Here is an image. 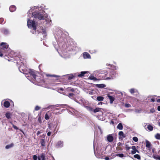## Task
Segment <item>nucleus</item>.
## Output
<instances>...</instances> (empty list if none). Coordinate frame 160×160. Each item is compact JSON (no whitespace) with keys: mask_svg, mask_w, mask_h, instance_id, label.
Segmentation results:
<instances>
[{"mask_svg":"<svg viewBox=\"0 0 160 160\" xmlns=\"http://www.w3.org/2000/svg\"><path fill=\"white\" fill-rule=\"evenodd\" d=\"M44 8L41 5L32 7L28 12V17L31 18L32 17L40 20H44L47 16L46 14H44ZM27 26L28 28L33 29L31 31L32 33H36V24L34 21L28 18H27Z\"/></svg>","mask_w":160,"mask_h":160,"instance_id":"nucleus-1","label":"nucleus"},{"mask_svg":"<svg viewBox=\"0 0 160 160\" xmlns=\"http://www.w3.org/2000/svg\"><path fill=\"white\" fill-rule=\"evenodd\" d=\"M55 37V41L53 42V45L58 52L62 53L63 55H66L68 51L72 50L73 46L72 45L68 46L66 45V41L67 40L68 36L61 30H58Z\"/></svg>","mask_w":160,"mask_h":160,"instance_id":"nucleus-2","label":"nucleus"},{"mask_svg":"<svg viewBox=\"0 0 160 160\" xmlns=\"http://www.w3.org/2000/svg\"><path fill=\"white\" fill-rule=\"evenodd\" d=\"M18 69L20 72L25 74L26 77L31 81L36 80L38 82H41V80L39 78L36 79V76L34 71L30 69L28 70L26 69L24 65L22 66V64L20 65Z\"/></svg>","mask_w":160,"mask_h":160,"instance_id":"nucleus-3","label":"nucleus"},{"mask_svg":"<svg viewBox=\"0 0 160 160\" xmlns=\"http://www.w3.org/2000/svg\"><path fill=\"white\" fill-rule=\"evenodd\" d=\"M1 49L6 54L5 55V57H9L11 58H13L15 54L14 51L12 50L9 47L8 45L5 42H2L0 44Z\"/></svg>","mask_w":160,"mask_h":160,"instance_id":"nucleus-4","label":"nucleus"},{"mask_svg":"<svg viewBox=\"0 0 160 160\" xmlns=\"http://www.w3.org/2000/svg\"><path fill=\"white\" fill-rule=\"evenodd\" d=\"M110 76L107 77L106 78H104L105 80L111 79L115 78L117 75V74L114 71L111 70L110 72Z\"/></svg>","mask_w":160,"mask_h":160,"instance_id":"nucleus-5","label":"nucleus"},{"mask_svg":"<svg viewBox=\"0 0 160 160\" xmlns=\"http://www.w3.org/2000/svg\"><path fill=\"white\" fill-rule=\"evenodd\" d=\"M74 100L81 105L83 104L84 103V99L81 97H77L74 99Z\"/></svg>","mask_w":160,"mask_h":160,"instance_id":"nucleus-6","label":"nucleus"},{"mask_svg":"<svg viewBox=\"0 0 160 160\" xmlns=\"http://www.w3.org/2000/svg\"><path fill=\"white\" fill-rule=\"evenodd\" d=\"M63 146V142L62 141H58L55 144V147L57 148H61Z\"/></svg>","mask_w":160,"mask_h":160,"instance_id":"nucleus-7","label":"nucleus"},{"mask_svg":"<svg viewBox=\"0 0 160 160\" xmlns=\"http://www.w3.org/2000/svg\"><path fill=\"white\" fill-rule=\"evenodd\" d=\"M110 76V73H108L107 72H104V73H102L101 75L99 76V77H102L103 79H105L104 78H106L107 77Z\"/></svg>","mask_w":160,"mask_h":160,"instance_id":"nucleus-8","label":"nucleus"},{"mask_svg":"<svg viewBox=\"0 0 160 160\" xmlns=\"http://www.w3.org/2000/svg\"><path fill=\"white\" fill-rule=\"evenodd\" d=\"M68 110L69 112H70L71 114L73 115H77L78 112L76 110L73 109V108H70Z\"/></svg>","mask_w":160,"mask_h":160,"instance_id":"nucleus-9","label":"nucleus"},{"mask_svg":"<svg viewBox=\"0 0 160 160\" xmlns=\"http://www.w3.org/2000/svg\"><path fill=\"white\" fill-rule=\"evenodd\" d=\"M107 140L108 142H111L113 140V137L112 134L108 135L107 136Z\"/></svg>","mask_w":160,"mask_h":160,"instance_id":"nucleus-10","label":"nucleus"},{"mask_svg":"<svg viewBox=\"0 0 160 160\" xmlns=\"http://www.w3.org/2000/svg\"><path fill=\"white\" fill-rule=\"evenodd\" d=\"M83 56L84 59H90L91 58L90 55L87 52H84L83 53Z\"/></svg>","mask_w":160,"mask_h":160,"instance_id":"nucleus-11","label":"nucleus"},{"mask_svg":"<svg viewBox=\"0 0 160 160\" xmlns=\"http://www.w3.org/2000/svg\"><path fill=\"white\" fill-rule=\"evenodd\" d=\"M108 97L109 99L110 100V102L111 104H112L113 102L115 100V98L114 97L110 96L109 95H108Z\"/></svg>","mask_w":160,"mask_h":160,"instance_id":"nucleus-12","label":"nucleus"},{"mask_svg":"<svg viewBox=\"0 0 160 160\" xmlns=\"http://www.w3.org/2000/svg\"><path fill=\"white\" fill-rule=\"evenodd\" d=\"M132 150L131 152L132 154H134L136 153L137 152H139L136 149V147L135 146H132Z\"/></svg>","mask_w":160,"mask_h":160,"instance_id":"nucleus-13","label":"nucleus"},{"mask_svg":"<svg viewBox=\"0 0 160 160\" xmlns=\"http://www.w3.org/2000/svg\"><path fill=\"white\" fill-rule=\"evenodd\" d=\"M42 33V35H43V37H46V30L44 29H42L40 31H39L38 33Z\"/></svg>","mask_w":160,"mask_h":160,"instance_id":"nucleus-14","label":"nucleus"},{"mask_svg":"<svg viewBox=\"0 0 160 160\" xmlns=\"http://www.w3.org/2000/svg\"><path fill=\"white\" fill-rule=\"evenodd\" d=\"M16 7L14 5H11L9 8L10 11L11 12L15 11L16 10Z\"/></svg>","mask_w":160,"mask_h":160,"instance_id":"nucleus-15","label":"nucleus"},{"mask_svg":"<svg viewBox=\"0 0 160 160\" xmlns=\"http://www.w3.org/2000/svg\"><path fill=\"white\" fill-rule=\"evenodd\" d=\"M10 105L9 102L8 101H5L3 103V106L5 108H8Z\"/></svg>","mask_w":160,"mask_h":160,"instance_id":"nucleus-16","label":"nucleus"},{"mask_svg":"<svg viewBox=\"0 0 160 160\" xmlns=\"http://www.w3.org/2000/svg\"><path fill=\"white\" fill-rule=\"evenodd\" d=\"M97 87L99 88H102L106 87V85L104 84H100L96 85Z\"/></svg>","mask_w":160,"mask_h":160,"instance_id":"nucleus-17","label":"nucleus"},{"mask_svg":"<svg viewBox=\"0 0 160 160\" xmlns=\"http://www.w3.org/2000/svg\"><path fill=\"white\" fill-rule=\"evenodd\" d=\"M146 147L148 149H150L151 148V144L150 142L148 140H146Z\"/></svg>","mask_w":160,"mask_h":160,"instance_id":"nucleus-18","label":"nucleus"},{"mask_svg":"<svg viewBox=\"0 0 160 160\" xmlns=\"http://www.w3.org/2000/svg\"><path fill=\"white\" fill-rule=\"evenodd\" d=\"M147 128L149 131H152L153 130V127L151 125L149 124L147 125Z\"/></svg>","mask_w":160,"mask_h":160,"instance_id":"nucleus-19","label":"nucleus"},{"mask_svg":"<svg viewBox=\"0 0 160 160\" xmlns=\"http://www.w3.org/2000/svg\"><path fill=\"white\" fill-rule=\"evenodd\" d=\"M45 139H42L41 140L40 143L42 146L43 147H45Z\"/></svg>","mask_w":160,"mask_h":160,"instance_id":"nucleus-20","label":"nucleus"},{"mask_svg":"<svg viewBox=\"0 0 160 160\" xmlns=\"http://www.w3.org/2000/svg\"><path fill=\"white\" fill-rule=\"evenodd\" d=\"M113 158H114L116 156H118L120 158H122L124 157V154L123 153L118 154H114L113 155Z\"/></svg>","mask_w":160,"mask_h":160,"instance_id":"nucleus-21","label":"nucleus"},{"mask_svg":"<svg viewBox=\"0 0 160 160\" xmlns=\"http://www.w3.org/2000/svg\"><path fill=\"white\" fill-rule=\"evenodd\" d=\"M70 98L72 99H74V94L72 93H70L68 94V96Z\"/></svg>","mask_w":160,"mask_h":160,"instance_id":"nucleus-22","label":"nucleus"},{"mask_svg":"<svg viewBox=\"0 0 160 160\" xmlns=\"http://www.w3.org/2000/svg\"><path fill=\"white\" fill-rule=\"evenodd\" d=\"M87 72L84 71V72H80V74H78V76L79 77H81L82 76H83Z\"/></svg>","mask_w":160,"mask_h":160,"instance_id":"nucleus-23","label":"nucleus"},{"mask_svg":"<svg viewBox=\"0 0 160 160\" xmlns=\"http://www.w3.org/2000/svg\"><path fill=\"white\" fill-rule=\"evenodd\" d=\"M117 128L119 130H122L123 129V126L121 123H119L117 126Z\"/></svg>","mask_w":160,"mask_h":160,"instance_id":"nucleus-24","label":"nucleus"},{"mask_svg":"<svg viewBox=\"0 0 160 160\" xmlns=\"http://www.w3.org/2000/svg\"><path fill=\"white\" fill-rule=\"evenodd\" d=\"M104 98L102 96H98L97 98V100L100 101L103 100Z\"/></svg>","mask_w":160,"mask_h":160,"instance_id":"nucleus-25","label":"nucleus"},{"mask_svg":"<svg viewBox=\"0 0 160 160\" xmlns=\"http://www.w3.org/2000/svg\"><path fill=\"white\" fill-rule=\"evenodd\" d=\"M119 136L122 137V138H123L125 137V135L124 134L123 132L122 131H120L118 133Z\"/></svg>","mask_w":160,"mask_h":160,"instance_id":"nucleus-26","label":"nucleus"},{"mask_svg":"<svg viewBox=\"0 0 160 160\" xmlns=\"http://www.w3.org/2000/svg\"><path fill=\"white\" fill-rule=\"evenodd\" d=\"M2 32L5 34H7L9 33V31L8 29L5 28L3 29Z\"/></svg>","mask_w":160,"mask_h":160,"instance_id":"nucleus-27","label":"nucleus"},{"mask_svg":"<svg viewBox=\"0 0 160 160\" xmlns=\"http://www.w3.org/2000/svg\"><path fill=\"white\" fill-rule=\"evenodd\" d=\"M13 146V144L11 143L10 145H7L6 146L5 148L6 149H8L11 148H12Z\"/></svg>","mask_w":160,"mask_h":160,"instance_id":"nucleus-28","label":"nucleus"},{"mask_svg":"<svg viewBox=\"0 0 160 160\" xmlns=\"http://www.w3.org/2000/svg\"><path fill=\"white\" fill-rule=\"evenodd\" d=\"M89 78L90 80H93L94 81H96L97 80L96 78L93 76L91 75L89 77Z\"/></svg>","mask_w":160,"mask_h":160,"instance_id":"nucleus-29","label":"nucleus"},{"mask_svg":"<svg viewBox=\"0 0 160 160\" xmlns=\"http://www.w3.org/2000/svg\"><path fill=\"white\" fill-rule=\"evenodd\" d=\"M85 108L88 111H92L93 110L92 108L89 106H85Z\"/></svg>","mask_w":160,"mask_h":160,"instance_id":"nucleus-30","label":"nucleus"},{"mask_svg":"<svg viewBox=\"0 0 160 160\" xmlns=\"http://www.w3.org/2000/svg\"><path fill=\"white\" fill-rule=\"evenodd\" d=\"M93 147H94V154L98 158H101V156L98 155V153H97L96 154V152L95 151V150H94V144H93Z\"/></svg>","mask_w":160,"mask_h":160,"instance_id":"nucleus-31","label":"nucleus"},{"mask_svg":"<svg viewBox=\"0 0 160 160\" xmlns=\"http://www.w3.org/2000/svg\"><path fill=\"white\" fill-rule=\"evenodd\" d=\"M11 115V114L9 112H7L5 114L6 117L8 119H9L10 118Z\"/></svg>","mask_w":160,"mask_h":160,"instance_id":"nucleus-32","label":"nucleus"},{"mask_svg":"<svg viewBox=\"0 0 160 160\" xmlns=\"http://www.w3.org/2000/svg\"><path fill=\"white\" fill-rule=\"evenodd\" d=\"M101 110V108H97L94 110L93 112H94L96 113L97 112H99Z\"/></svg>","mask_w":160,"mask_h":160,"instance_id":"nucleus-33","label":"nucleus"},{"mask_svg":"<svg viewBox=\"0 0 160 160\" xmlns=\"http://www.w3.org/2000/svg\"><path fill=\"white\" fill-rule=\"evenodd\" d=\"M155 137L157 139H160V134L157 133L155 135Z\"/></svg>","mask_w":160,"mask_h":160,"instance_id":"nucleus-34","label":"nucleus"},{"mask_svg":"<svg viewBox=\"0 0 160 160\" xmlns=\"http://www.w3.org/2000/svg\"><path fill=\"white\" fill-rule=\"evenodd\" d=\"M134 157L137 158V159L139 160L140 159V156L138 154H135L134 156Z\"/></svg>","mask_w":160,"mask_h":160,"instance_id":"nucleus-35","label":"nucleus"},{"mask_svg":"<svg viewBox=\"0 0 160 160\" xmlns=\"http://www.w3.org/2000/svg\"><path fill=\"white\" fill-rule=\"evenodd\" d=\"M135 91L136 90L133 88H132L130 90V92L132 94L135 92Z\"/></svg>","mask_w":160,"mask_h":160,"instance_id":"nucleus-36","label":"nucleus"},{"mask_svg":"<svg viewBox=\"0 0 160 160\" xmlns=\"http://www.w3.org/2000/svg\"><path fill=\"white\" fill-rule=\"evenodd\" d=\"M47 76H49L51 77H59L60 76H58L55 75H50V74H48L47 75Z\"/></svg>","mask_w":160,"mask_h":160,"instance_id":"nucleus-37","label":"nucleus"},{"mask_svg":"<svg viewBox=\"0 0 160 160\" xmlns=\"http://www.w3.org/2000/svg\"><path fill=\"white\" fill-rule=\"evenodd\" d=\"M113 156L112 157H111V156H109V157H105V159L106 160H109V159H111L112 158H113Z\"/></svg>","mask_w":160,"mask_h":160,"instance_id":"nucleus-38","label":"nucleus"},{"mask_svg":"<svg viewBox=\"0 0 160 160\" xmlns=\"http://www.w3.org/2000/svg\"><path fill=\"white\" fill-rule=\"evenodd\" d=\"M74 77V76L72 74H70L68 76V79L71 80Z\"/></svg>","mask_w":160,"mask_h":160,"instance_id":"nucleus-39","label":"nucleus"},{"mask_svg":"<svg viewBox=\"0 0 160 160\" xmlns=\"http://www.w3.org/2000/svg\"><path fill=\"white\" fill-rule=\"evenodd\" d=\"M41 158L42 160H45V156L44 154H42L41 156Z\"/></svg>","mask_w":160,"mask_h":160,"instance_id":"nucleus-40","label":"nucleus"},{"mask_svg":"<svg viewBox=\"0 0 160 160\" xmlns=\"http://www.w3.org/2000/svg\"><path fill=\"white\" fill-rule=\"evenodd\" d=\"M50 117L46 113L45 115V119L47 120H48L49 119Z\"/></svg>","mask_w":160,"mask_h":160,"instance_id":"nucleus-41","label":"nucleus"},{"mask_svg":"<svg viewBox=\"0 0 160 160\" xmlns=\"http://www.w3.org/2000/svg\"><path fill=\"white\" fill-rule=\"evenodd\" d=\"M132 140L135 142H137L138 141V138L136 137H133L132 138Z\"/></svg>","mask_w":160,"mask_h":160,"instance_id":"nucleus-42","label":"nucleus"},{"mask_svg":"<svg viewBox=\"0 0 160 160\" xmlns=\"http://www.w3.org/2000/svg\"><path fill=\"white\" fill-rule=\"evenodd\" d=\"M4 53V52L2 51L1 49L0 50V57H2L3 55V53Z\"/></svg>","mask_w":160,"mask_h":160,"instance_id":"nucleus-43","label":"nucleus"},{"mask_svg":"<svg viewBox=\"0 0 160 160\" xmlns=\"http://www.w3.org/2000/svg\"><path fill=\"white\" fill-rule=\"evenodd\" d=\"M41 108V107L38 106H36L35 108V110L36 111L39 110Z\"/></svg>","mask_w":160,"mask_h":160,"instance_id":"nucleus-44","label":"nucleus"},{"mask_svg":"<svg viewBox=\"0 0 160 160\" xmlns=\"http://www.w3.org/2000/svg\"><path fill=\"white\" fill-rule=\"evenodd\" d=\"M68 91H71L72 92H73L75 91V90L74 88H68Z\"/></svg>","mask_w":160,"mask_h":160,"instance_id":"nucleus-45","label":"nucleus"},{"mask_svg":"<svg viewBox=\"0 0 160 160\" xmlns=\"http://www.w3.org/2000/svg\"><path fill=\"white\" fill-rule=\"evenodd\" d=\"M125 106L126 108H129L131 107V105L128 103H126L125 105Z\"/></svg>","mask_w":160,"mask_h":160,"instance_id":"nucleus-46","label":"nucleus"},{"mask_svg":"<svg viewBox=\"0 0 160 160\" xmlns=\"http://www.w3.org/2000/svg\"><path fill=\"white\" fill-rule=\"evenodd\" d=\"M12 127L13 128L16 129V130H18V128H17V127H16V126L14 125L12 123Z\"/></svg>","mask_w":160,"mask_h":160,"instance_id":"nucleus-47","label":"nucleus"},{"mask_svg":"<svg viewBox=\"0 0 160 160\" xmlns=\"http://www.w3.org/2000/svg\"><path fill=\"white\" fill-rule=\"evenodd\" d=\"M46 114H47L50 117H51V112L50 111L48 112H47Z\"/></svg>","mask_w":160,"mask_h":160,"instance_id":"nucleus-48","label":"nucleus"},{"mask_svg":"<svg viewBox=\"0 0 160 160\" xmlns=\"http://www.w3.org/2000/svg\"><path fill=\"white\" fill-rule=\"evenodd\" d=\"M33 159L34 160H37V156L36 155H34L33 156Z\"/></svg>","mask_w":160,"mask_h":160,"instance_id":"nucleus-49","label":"nucleus"},{"mask_svg":"<svg viewBox=\"0 0 160 160\" xmlns=\"http://www.w3.org/2000/svg\"><path fill=\"white\" fill-rule=\"evenodd\" d=\"M4 19L3 18H0V24H1L3 22Z\"/></svg>","mask_w":160,"mask_h":160,"instance_id":"nucleus-50","label":"nucleus"},{"mask_svg":"<svg viewBox=\"0 0 160 160\" xmlns=\"http://www.w3.org/2000/svg\"><path fill=\"white\" fill-rule=\"evenodd\" d=\"M150 101L152 102H154L155 101V98H154L153 97L152 98H151Z\"/></svg>","mask_w":160,"mask_h":160,"instance_id":"nucleus-51","label":"nucleus"},{"mask_svg":"<svg viewBox=\"0 0 160 160\" xmlns=\"http://www.w3.org/2000/svg\"><path fill=\"white\" fill-rule=\"evenodd\" d=\"M88 93L90 95H92L93 94V92L92 91H88Z\"/></svg>","mask_w":160,"mask_h":160,"instance_id":"nucleus-52","label":"nucleus"},{"mask_svg":"<svg viewBox=\"0 0 160 160\" xmlns=\"http://www.w3.org/2000/svg\"><path fill=\"white\" fill-rule=\"evenodd\" d=\"M155 158L157 159L160 160V156H157L156 158Z\"/></svg>","mask_w":160,"mask_h":160,"instance_id":"nucleus-53","label":"nucleus"},{"mask_svg":"<svg viewBox=\"0 0 160 160\" xmlns=\"http://www.w3.org/2000/svg\"><path fill=\"white\" fill-rule=\"evenodd\" d=\"M130 147H126V150H128L130 149Z\"/></svg>","mask_w":160,"mask_h":160,"instance_id":"nucleus-54","label":"nucleus"},{"mask_svg":"<svg viewBox=\"0 0 160 160\" xmlns=\"http://www.w3.org/2000/svg\"><path fill=\"white\" fill-rule=\"evenodd\" d=\"M41 133V132L40 131H38L37 132V136H38Z\"/></svg>","mask_w":160,"mask_h":160,"instance_id":"nucleus-55","label":"nucleus"},{"mask_svg":"<svg viewBox=\"0 0 160 160\" xmlns=\"http://www.w3.org/2000/svg\"><path fill=\"white\" fill-rule=\"evenodd\" d=\"M51 132L50 131L49 132L47 133V135L48 136H49L51 134Z\"/></svg>","mask_w":160,"mask_h":160,"instance_id":"nucleus-56","label":"nucleus"},{"mask_svg":"<svg viewBox=\"0 0 160 160\" xmlns=\"http://www.w3.org/2000/svg\"><path fill=\"white\" fill-rule=\"evenodd\" d=\"M157 109L158 111H160V106H158Z\"/></svg>","mask_w":160,"mask_h":160,"instance_id":"nucleus-57","label":"nucleus"},{"mask_svg":"<svg viewBox=\"0 0 160 160\" xmlns=\"http://www.w3.org/2000/svg\"><path fill=\"white\" fill-rule=\"evenodd\" d=\"M157 102H160V99H157Z\"/></svg>","mask_w":160,"mask_h":160,"instance_id":"nucleus-58","label":"nucleus"},{"mask_svg":"<svg viewBox=\"0 0 160 160\" xmlns=\"http://www.w3.org/2000/svg\"><path fill=\"white\" fill-rule=\"evenodd\" d=\"M51 20H50L49 21H48V23H49V24H51Z\"/></svg>","mask_w":160,"mask_h":160,"instance_id":"nucleus-59","label":"nucleus"},{"mask_svg":"<svg viewBox=\"0 0 160 160\" xmlns=\"http://www.w3.org/2000/svg\"><path fill=\"white\" fill-rule=\"evenodd\" d=\"M98 129L100 130V131L101 132V128H100L99 127H98Z\"/></svg>","mask_w":160,"mask_h":160,"instance_id":"nucleus-60","label":"nucleus"},{"mask_svg":"<svg viewBox=\"0 0 160 160\" xmlns=\"http://www.w3.org/2000/svg\"><path fill=\"white\" fill-rule=\"evenodd\" d=\"M102 102H100L98 103V104H102Z\"/></svg>","mask_w":160,"mask_h":160,"instance_id":"nucleus-61","label":"nucleus"},{"mask_svg":"<svg viewBox=\"0 0 160 160\" xmlns=\"http://www.w3.org/2000/svg\"><path fill=\"white\" fill-rule=\"evenodd\" d=\"M111 123H112V124H114V122L112 121H111Z\"/></svg>","mask_w":160,"mask_h":160,"instance_id":"nucleus-62","label":"nucleus"},{"mask_svg":"<svg viewBox=\"0 0 160 160\" xmlns=\"http://www.w3.org/2000/svg\"><path fill=\"white\" fill-rule=\"evenodd\" d=\"M60 90H63V89L62 88H60Z\"/></svg>","mask_w":160,"mask_h":160,"instance_id":"nucleus-63","label":"nucleus"},{"mask_svg":"<svg viewBox=\"0 0 160 160\" xmlns=\"http://www.w3.org/2000/svg\"><path fill=\"white\" fill-rule=\"evenodd\" d=\"M158 125L159 126H160V122L158 123Z\"/></svg>","mask_w":160,"mask_h":160,"instance_id":"nucleus-64","label":"nucleus"}]
</instances>
